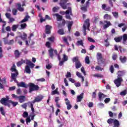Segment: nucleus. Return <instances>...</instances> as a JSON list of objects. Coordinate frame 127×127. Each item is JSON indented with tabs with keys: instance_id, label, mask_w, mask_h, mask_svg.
Segmentation results:
<instances>
[{
	"instance_id": "5fc2aeb1",
	"label": "nucleus",
	"mask_w": 127,
	"mask_h": 127,
	"mask_svg": "<svg viewBox=\"0 0 127 127\" xmlns=\"http://www.w3.org/2000/svg\"><path fill=\"white\" fill-rule=\"evenodd\" d=\"M120 95H121V96H126V95H127V90L121 92Z\"/></svg>"
},
{
	"instance_id": "6e6d98bb",
	"label": "nucleus",
	"mask_w": 127,
	"mask_h": 127,
	"mask_svg": "<svg viewBox=\"0 0 127 127\" xmlns=\"http://www.w3.org/2000/svg\"><path fill=\"white\" fill-rule=\"evenodd\" d=\"M23 118H27L28 117V113L24 112L22 115Z\"/></svg>"
},
{
	"instance_id": "c9c22d12",
	"label": "nucleus",
	"mask_w": 127,
	"mask_h": 127,
	"mask_svg": "<svg viewBox=\"0 0 127 127\" xmlns=\"http://www.w3.org/2000/svg\"><path fill=\"white\" fill-rule=\"evenodd\" d=\"M58 33L60 35H63L65 34V32H64V30L63 29H60L58 31Z\"/></svg>"
},
{
	"instance_id": "412c9836",
	"label": "nucleus",
	"mask_w": 127,
	"mask_h": 127,
	"mask_svg": "<svg viewBox=\"0 0 127 127\" xmlns=\"http://www.w3.org/2000/svg\"><path fill=\"white\" fill-rule=\"evenodd\" d=\"M29 18H30V16L26 15L24 19L20 22V23H23L24 22H26V21H28V19Z\"/></svg>"
},
{
	"instance_id": "ea45409f",
	"label": "nucleus",
	"mask_w": 127,
	"mask_h": 127,
	"mask_svg": "<svg viewBox=\"0 0 127 127\" xmlns=\"http://www.w3.org/2000/svg\"><path fill=\"white\" fill-rule=\"evenodd\" d=\"M95 69L98 70V71H103V70H104V68L101 67L100 65H96L95 67Z\"/></svg>"
},
{
	"instance_id": "0e129e2a",
	"label": "nucleus",
	"mask_w": 127,
	"mask_h": 127,
	"mask_svg": "<svg viewBox=\"0 0 127 127\" xmlns=\"http://www.w3.org/2000/svg\"><path fill=\"white\" fill-rule=\"evenodd\" d=\"M67 8H68V10H67L65 12V14H69V13H70V11L72 9V8L71 7H68Z\"/></svg>"
},
{
	"instance_id": "4d7b16f0",
	"label": "nucleus",
	"mask_w": 127,
	"mask_h": 127,
	"mask_svg": "<svg viewBox=\"0 0 127 127\" xmlns=\"http://www.w3.org/2000/svg\"><path fill=\"white\" fill-rule=\"evenodd\" d=\"M72 75L71 74V72H67L66 74L65 75V77L66 78H71Z\"/></svg>"
},
{
	"instance_id": "aec40b11",
	"label": "nucleus",
	"mask_w": 127,
	"mask_h": 127,
	"mask_svg": "<svg viewBox=\"0 0 127 127\" xmlns=\"http://www.w3.org/2000/svg\"><path fill=\"white\" fill-rule=\"evenodd\" d=\"M114 40L117 43L121 42L122 40H123V36H120L115 37Z\"/></svg>"
},
{
	"instance_id": "3c124183",
	"label": "nucleus",
	"mask_w": 127,
	"mask_h": 127,
	"mask_svg": "<svg viewBox=\"0 0 127 127\" xmlns=\"http://www.w3.org/2000/svg\"><path fill=\"white\" fill-rule=\"evenodd\" d=\"M87 39L89 42H92L93 43H95V42H96V41L91 37H88Z\"/></svg>"
},
{
	"instance_id": "e433bc0d",
	"label": "nucleus",
	"mask_w": 127,
	"mask_h": 127,
	"mask_svg": "<svg viewBox=\"0 0 127 127\" xmlns=\"http://www.w3.org/2000/svg\"><path fill=\"white\" fill-rule=\"evenodd\" d=\"M109 70L111 72V74H113L114 71H115V68L114 67V65H111L109 67Z\"/></svg>"
},
{
	"instance_id": "39448f33",
	"label": "nucleus",
	"mask_w": 127,
	"mask_h": 127,
	"mask_svg": "<svg viewBox=\"0 0 127 127\" xmlns=\"http://www.w3.org/2000/svg\"><path fill=\"white\" fill-rule=\"evenodd\" d=\"M122 82H123V78L122 77H119L118 76V78L114 80V83L116 86L119 88L122 85Z\"/></svg>"
},
{
	"instance_id": "a19ab883",
	"label": "nucleus",
	"mask_w": 127,
	"mask_h": 127,
	"mask_svg": "<svg viewBox=\"0 0 127 127\" xmlns=\"http://www.w3.org/2000/svg\"><path fill=\"white\" fill-rule=\"evenodd\" d=\"M99 99L101 100L102 98H105V94L100 92L98 94Z\"/></svg>"
},
{
	"instance_id": "ddd939ff",
	"label": "nucleus",
	"mask_w": 127,
	"mask_h": 127,
	"mask_svg": "<svg viewBox=\"0 0 127 127\" xmlns=\"http://www.w3.org/2000/svg\"><path fill=\"white\" fill-rule=\"evenodd\" d=\"M64 101L65 102V105L67 106V110H71V109H72V105L70 103V101L68 98H65Z\"/></svg>"
},
{
	"instance_id": "f257e3e1",
	"label": "nucleus",
	"mask_w": 127,
	"mask_h": 127,
	"mask_svg": "<svg viewBox=\"0 0 127 127\" xmlns=\"http://www.w3.org/2000/svg\"><path fill=\"white\" fill-rule=\"evenodd\" d=\"M26 64L27 65H26L25 67L24 72L27 73V74H30V73H31V69H30V68L31 69H33L35 66V64H34L32 63V62L29 60L26 61Z\"/></svg>"
},
{
	"instance_id": "052dcab7",
	"label": "nucleus",
	"mask_w": 127,
	"mask_h": 127,
	"mask_svg": "<svg viewBox=\"0 0 127 127\" xmlns=\"http://www.w3.org/2000/svg\"><path fill=\"white\" fill-rule=\"evenodd\" d=\"M48 40H49V41H51L52 42H53V41H54L55 39V37L54 36H52L50 38H48Z\"/></svg>"
},
{
	"instance_id": "680f3d73",
	"label": "nucleus",
	"mask_w": 127,
	"mask_h": 127,
	"mask_svg": "<svg viewBox=\"0 0 127 127\" xmlns=\"http://www.w3.org/2000/svg\"><path fill=\"white\" fill-rule=\"evenodd\" d=\"M14 43V40L12 39L8 42V45H12Z\"/></svg>"
},
{
	"instance_id": "f3484780",
	"label": "nucleus",
	"mask_w": 127,
	"mask_h": 127,
	"mask_svg": "<svg viewBox=\"0 0 127 127\" xmlns=\"http://www.w3.org/2000/svg\"><path fill=\"white\" fill-rule=\"evenodd\" d=\"M84 98V93H82L79 95L77 96L76 101L79 103L82 101V99Z\"/></svg>"
},
{
	"instance_id": "b1692460",
	"label": "nucleus",
	"mask_w": 127,
	"mask_h": 127,
	"mask_svg": "<svg viewBox=\"0 0 127 127\" xmlns=\"http://www.w3.org/2000/svg\"><path fill=\"white\" fill-rule=\"evenodd\" d=\"M113 124L114 127H120V122L118 120L114 119Z\"/></svg>"
},
{
	"instance_id": "49530a36",
	"label": "nucleus",
	"mask_w": 127,
	"mask_h": 127,
	"mask_svg": "<svg viewBox=\"0 0 127 127\" xmlns=\"http://www.w3.org/2000/svg\"><path fill=\"white\" fill-rule=\"evenodd\" d=\"M12 12L13 15H16L17 13V9L15 8H13L12 10Z\"/></svg>"
},
{
	"instance_id": "bf43d9fd",
	"label": "nucleus",
	"mask_w": 127,
	"mask_h": 127,
	"mask_svg": "<svg viewBox=\"0 0 127 127\" xmlns=\"http://www.w3.org/2000/svg\"><path fill=\"white\" fill-rule=\"evenodd\" d=\"M94 76L97 77V78H103V77H104V75L101 74H96L94 75Z\"/></svg>"
},
{
	"instance_id": "c756f323",
	"label": "nucleus",
	"mask_w": 127,
	"mask_h": 127,
	"mask_svg": "<svg viewBox=\"0 0 127 127\" xmlns=\"http://www.w3.org/2000/svg\"><path fill=\"white\" fill-rule=\"evenodd\" d=\"M20 37L21 38V39L23 41L26 40L27 37V35L25 32H23V35H21L20 36Z\"/></svg>"
},
{
	"instance_id": "20e7f679",
	"label": "nucleus",
	"mask_w": 127,
	"mask_h": 127,
	"mask_svg": "<svg viewBox=\"0 0 127 127\" xmlns=\"http://www.w3.org/2000/svg\"><path fill=\"white\" fill-rule=\"evenodd\" d=\"M72 62L75 63V68L76 69H79V68H81V66H82V64H81V62L79 60V57H75L73 58L72 59Z\"/></svg>"
},
{
	"instance_id": "de8ad7c7",
	"label": "nucleus",
	"mask_w": 127,
	"mask_h": 127,
	"mask_svg": "<svg viewBox=\"0 0 127 127\" xmlns=\"http://www.w3.org/2000/svg\"><path fill=\"white\" fill-rule=\"evenodd\" d=\"M118 77H122V76H123V74H124V73H125L124 71H119L118 72Z\"/></svg>"
},
{
	"instance_id": "13d9d810",
	"label": "nucleus",
	"mask_w": 127,
	"mask_h": 127,
	"mask_svg": "<svg viewBox=\"0 0 127 127\" xmlns=\"http://www.w3.org/2000/svg\"><path fill=\"white\" fill-rule=\"evenodd\" d=\"M99 20H100V18L99 17V16H97L95 17L94 22L95 23H97Z\"/></svg>"
},
{
	"instance_id": "09e8293b",
	"label": "nucleus",
	"mask_w": 127,
	"mask_h": 127,
	"mask_svg": "<svg viewBox=\"0 0 127 127\" xmlns=\"http://www.w3.org/2000/svg\"><path fill=\"white\" fill-rule=\"evenodd\" d=\"M12 98H13V99H15V100H18L19 98V96L15 95V94H12Z\"/></svg>"
},
{
	"instance_id": "69168bd1",
	"label": "nucleus",
	"mask_w": 127,
	"mask_h": 127,
	"mask_svg": "<svg viewBox=\"0 0 127 127\" xmlns=\"http://www.w3.org/2000/svg\"><path fill=\"white\" fill-rule=\"evenodd\" d=\"M15 20V19H14V18L10 17V18H9L8 23H11V22H13V21H14Z\"/></svg>"
},
{
	"instance_id": "2f4dec72",
	"label": "nucleus",
	"mask_w": 127,
	"mask_h": 127,
	"mask_svg": "<svg viewBox=\"0 0 127 127\" xmlns=\"http://www.w3.org/2000/svg\"><path fill=\"white\" fill-rule=\"evenodd\" d=\"M18 26H19V25L17 24V25H13L11 29L12 31H16V29L18 28Z\"/></svg>"
},
{
	"instance_id": "f03ea898",
	"label": "nucleus",
	"mask_w": 127,
	"mask_h": 127,
	"mask_svg": "<svg viewBox=\"0 0 127 127\" xmlns=\"http://www.w3.org/2000/svg\"><path fill=\"white\" fill-rule=\"evenodd\" d=\"M29 92L32 93L33 91H38L39 90L40 87L37 85H35L33 83H29Z\"/></svg>"
},
{
	"instance_id": "7ed1b4c3",
	"label": "nucleus",
	"mask_w": 127,
	"mask_h": 127,
	"mask_svg": "<svg viewBox=\"0 0 127 127\" xmlns=\"http://www.w3.org/2000/svg\"><path fill=\"white\" fill-rule=\"evenodd\" d=\"M90 27V19H87L85 21V24L83 25V35L84 36H86L87 35V28H88V30H90L89 29Z\"/></svg>"
},
{
	"instance_id": "58836bf2",
	"label": "nucleus",
	"mask_w": 127,
	"mask_h": 127,
	"mask_svg": "<svg viewBox=\"0 0 127 127\" xmlns=\"http://www.w3.org/2000/svg\"><path fill=\"white\" fill-rule=\"evenodd\" d=\"M0 112L1 115H2V116H5V112H4V110L3 109V107H1L0 108Z\"/></svg>"
},
{
	"instance_id": "338daca9",
	"label": "nucleus",
	"mask_w": 127,
	"mask_h": 127,
	"mask_svg": "<svg viewBox=\"0 0 127 127\" xmlns=\"http://www.w3.org/2000/svg\"><path fill=\"white\" fill-rule=\"evenodd\" d=\"M118 58V55H117V54H115L114 55H113L112 56V59L113 60H117V58Z\"/></svg>"
},
{
	"instance_id": "0eeeda50",
	"label": "nucleus",
	"mask_w": 127,
	"mask_h": 127,
	"mask_svg": "<svg viewBox=\"0 0 127 127\" xmlns=\"http://www.w3.org/2000/svg\"><path fill=\"white\" fill-rule=\"evenodd\" d=\"M97 59L98 62H101L103 64H105V60L103 59V56L101 53H97Z\"/></svg>"
},
{
	"instance_id": "9d476101",
	"label": "nucleus",
	"mask_w": 127,
	"mask_h": 127,
	"mask_svg": "<svg viewBox=\"0 0 127 127\" xmlns=\"http://www.w3.org/2000/svg\"><path fill=\"white\" fill-rule=\"evenodd\" d=\"M11 72H15V73H11V74H14L15 75H18V70L16 69V66L14 64H12V66L10 69Z\"/></svg>"
},
{
	"instance_id": "4be33fe9",
	"label": "nucleus",
	"mask_w": 127,
	"mask_h": 127,
	"mask_svg": "<svg viewBox=\"0 0 127 127\" xmlns=\"http://www.w3.org/2000/svg\"><path fill=\"white\" fill-rule=\"evenodd\" d=\"M14 54L15 58H19L20 56V53H19V51L18 50H15L14 51Z\"/></svg>"
},
{
	"instance_id": "72a5a7b5",
	"label": "nucleus",
	"mask_w": 127,
	"mask_h": 127,
	"mask_svg": "<svg viewBox=\"0 0 127 127\" xmlns=\"http://www.w3.org/2000/svg\"><path fill=\"white\" fill-rule=\"evenodd\" d=\"M0 22H2V23H3L2 25V28L4 27L5 26V25L6 24V22L5 21L2 20V19L1 18V14L0 13Z\"/></svg>"
},
{
	"instance_id": "4468645a",
	"label": "nucleus",
	"mask_w": 127,
	"mask_h": 127,
	"mask_svg": "<svg viewBox=\"0 0 127 127\" xmlns=\"http://www.w3.org/2000/svg\"><path fill=\"white\" fill-rule=\"evenodd\" d=\"M17 76H18V74H11L10 82H12L13 81H14L15 83H18V82H17V80H16V78L17 77Z\"/></svg>"
},
{
	"instance_id": "f8f14e48",
	"label": "nucleus",
	"mask_w": 127,
	"mask_h": 127,
	"mask_svg": "<svg viewBox=\"0 0 127 127\" xmlns=\"http://www.w3.org/2000/svg\"><path fill=\"white\" fill-rule=\"evenodd\" d=\"M90 2L89 1H87L85 3V5L83 7H81V10H83V11H84L85 12L88 11V8L89 7Z\"/></svg>"
},
{
	"instance_id": "a878e982",
	"label": "nucleus",
	"mask_w": 127,
	"mask_h": 127,
	"mask_svg": "<svg viewBox=\"0 0 127 127\" xmlns=\"http://www.w3.org/2000/svg\"><path fill=\"white\" fill-rule=\"evenodd\" d=\"M24 63H25V60H23L21 59L20 61H19L17 63V67H20L22 64H23Z\"/></svg>"
},
{
	"instance_id": "a18cd8bd",
	"label": "nucleus",
	"mask_w": 127,
	"mask_h": 127,
	"mask_svg": "<svg viewBox=\"0 0 127 127\" xmlns=\"http://www.w3.org/2000/svg\"><path fill=\"white\" fill-rule=\"evenodd\" d=\"M112 14L115 18H118V17H119V13L118 12H113Z\"/></svg>"
},
{
	"instance_id": "864d4df0",
	"label": "nucleus",
	"mask_w": 127,
	"mask_h": 127,
	"mask_svg": "<svg viewBox=\"0 0 127 127\" xmlns=\"http://www.w3.org/2000/svg\"><path fill=\"white\" fill-rule=\"evenodd\" d=\"M27 24L26 23H23V24H21L20 26H21V29H25V28L27 26Z\"/></svg>"
},
{
	"instance_id": "6ab92c4d",
	"label": "nucleus",
	"mask_w": 127,
	"mask_h": 127,
	"mask_svg": "<svg viewBox=\"0 0 127 127\" xmlns=\"http://www.w3.org/2000/svg\"><path fill=\"white\" fill-rule=\"evenodd\" d=\"M104 22H105V23H106L103 26V28L104 29H106V28H108V27H109V26H111V25H112V23H111V22L109 21L106 20V21H105Z\"/></svg>"
},
{
	"instance_id": "c03bdc74",
	"label": "nucleus",
	"mask_w": 127,
	"mask_h": 127,
	"mask_svg": "<svg viewBox=\"0 0 127 127\" xmlns=\"http://www.w3.org/2000/svg\"><path fill=\"white\" fill-rule=\"evenodd\" d=\"M63 39L64 41L66 43L67 45V46H69V42H68V39L65 37H63Z\"/></svg>"
},
{
	"instance_id": "5701e85b",
	"label": "nucleus",
	"mask_w": 127,
	"mask_h": 127,
	"mask_svg": "<svg viewBox=\"0 0 127 127\" xmlns=\"http://www.w3.org/2000/svg\"><path fill=\"white\" fill-rule=\"evenodd\" d=\"M119 59L122 63H126L127 62V57L120 56Z\"/></svg>"
},
{
	"instance_id": "37998d69",
	"label": "nucleus",
	"mask_w": 127,
	"mask_h": 127,
	"mask_svg": "<svg viewBox=\"0 0 127 127\" xmlns=\"http://www.w3.org/2000/svg\"><path fill=\"white\" fill-rule=\"evenodd\" d=\"M77 45L79 46L81 45V46H82V47H84V43H83L82 40L78 41H77Z\"/></svg>"
},
{
	"instance_id": "4c0bfd02",
	"label": "nucleus",
	"mask_w": 127,
	"mask_h": 127,
	"mask_svg": "<svg viewBox=\"0 0 127 127\" xmlns=\"http://www.w3.org/2000/svg\"><path fill=\"white\" fill-rule=\"evenodd\" d=\"M114 121L115 119L110 118L107 120V123L109 124V125H112V124H114Z\"/></svg>"
},
{
	"instance_id": "603ef678",
	"label": "nucleus",
	"mask_w": 127,
	"mask_h": 127,
	"mask_svg": "<svg viewBox=\"0 0 127 127\" xmlns=\"http://www.w3.org/2000/svg\"><path fill=\"white\" fill-rule=\"evenodd\" d=\"M85 63L86 64H90V59L88 56H86L85 58Z\"/></svg>"
},
{
	"instance_id": "9b49d317",
	"label": "nucleus",
	"mask_w": 127,
	"mask_h": 127,
	"mask_svg": "<svg viewBox=\"0 0 127 127\" xmlns=\"http://www.w3.org/2000/svg\"><path fill=\"white\" fill-rule=\"evenodd\" d=\"M52 28V26L47 25L45 26V32L46 34H50L51 33V29Z\"/></svg>"
},
{
	"instance_id": "a211bd4d",
	"label": "nucleus",
	"mask_w": 127,
	"mask_h": 127,
	"mask_svg": "<svg viewBox=\"0 0 127 127\" xmlns=\"http://www.w3.org/2000/svg\"><path fill=\"white\" fill-rule=\"evenodd\" d=\"M17 85L18 87H22V88H27V85L25 84V82H17Z\"/></svg>"
},
{
	"instance_id": "e2e57ef3",
	"label": "nucleus",
	"mask_w": 127,
	"mask_h": 127,
	"mask_svg": "<svg viewBox=\"0 0 127 127\" xmlns=\"http://www.w3.org/2000/svg\"><path fill=\"white\" fill-rule=\"evenodd\" d=\"M5 15L6 18H8V19H9V18H10V17L11 16V15L10 14V13H6L5 14Z\"/></svg>"
},
{
	"instance_id": "2eb2a0df",
	"label": "nucleus",
	"mask_w": 127,
	"mask_h": 127,
	"mask_svg": "<svg viewBox=\"0 0 127 127\" xmlns=\"http://www.w3.org/2000/svg\"><path fill=\"white\" fill-rule=\"evenodd\" d=\"M26 99V98L25 97V96L21 95V96H19L18 101H19V103H20L21 104V103H24V102H25Z\"/></svg>"
},
{
	"instance_id": "7c9ffc66",
	"label": "nucleus",
	"mask_w": 127,
	"mask_h": 127,
	"mask_svg": "<svg viewBox=\"0 0 127 127\" xmlns=\"http://www.w3.org/2000/svg\"><path fill=\"white\" fill-rule=\"evenodd\" d=\"M72 25H73V21L69 22L68 24L67 27H68V30L69 32H70L71 31V28L72 27Z\"/></svg>"
},
{
	"instance_id": "423d86ee",
	"label": "nucleus",
	"mask_w": 127,
	"mask_h": 127,
	"mask_svg": "<svg viewBox=\"0 0 127 127\" xmlns=\"http://www.w3.org/2000/svg\"><path fill=\"white\" fill-rule=\"evenodd\" d=\"M43 98L44 97L41 95L37 96L35 98L33 101H32V102L33 104H35V103H39V102H41L42 100H43Z\"/></svg>"
},
{
	"instance_id": "393cba45",
	"label": "nucleus",
	"mask_w": 127,
	"mask_h": 127,
	"mask_svg": "<svg viewBox=\"0 0 127 127\" xmlns=\"http://www.w3.org/2000/svg\"><path fill=\"white\" fill-rule=\"evenodd\" d=\"M6 102L7 101H6V99H5V98H2L0 100V103L2 105H4V106H6V103H7Z\"/></svg>"
},
{
	"instance_id": "dca6fc26",
	"label": "nucleus",
	"mask_w": 127,
	"mask_h": 127,
	"mask_svg": "<svg viewBox=\"0 0 127 127\" xmlns=\"http://www.w3.org/2000/svg\"><path fill=\"white\" fill-rule=\"evenodd\" d=\"M16 5H17V9L19 10V11H20L21 12L24 11V8L23 7H21V4H20V3H17Z\"/></svg>"
},
{
	"instance_id": "bb28decb",
	"label": "nucleus",
	"mask_w": 127,
	"mask_h": 127,
	"mask_svg": "<svg viewBox=\"0 0 127 127\" xmlns=\"http://www.w3.org/2000/svg\"><path fill=\"white\" fill-rule=\"evenodd\" d=\"M57 17V21H61L62 20V18H63V16L61 15H59V14H56Z\"/></svg>"
},
{
	"instance_id": "1a4fd4ad",
	"label": "nucleus",
	"mask_w": 127,
	"mask_h": 127,
	"mask_svg": "<svg viewBox=\"0 0 127 127\" xmlns=\"http://www.w3.org/2000/svg\"><path fill=\"white\" fill-rule=\"evenodd\" d=\"M67 1L68 0H61V2H60V5L62 7V8H63V9H66L67 8V5H66V3H67Z\"/></svg>"
},
{
	"instance_id": "473e14b6",
	"label": "nucleus",
	"mask_w": 127,
	"mask_h": 127,
	"mask_svg": "<svg viewBox=\"0 0 127 127\" xmlns=\"http://www.w3.org/2000/svg\"><path fill=\"white\" fill-rule=\"evenodd\" d=\"M28 104H30V108L31 109V111L32 112V114H34V108H33V103L31 102H28Z\"/></svg>"
},
{
	"instance_id": "8fccbe9b",
	"label": "nucleus",
	"mask_w": 127,
	"mask_h": 127,
	"mask_svg": "<svg viewBox=\"0 0 127 127\" xmlns=\"http://www.w3.org/2000/svg\"><path fill=\"white\" fill-rule=\"evenodd\" d=\"M58 94V88H56L55 90H54L52 92V95H56Z\"/></svg>"
},
{
	"instance_id": "cd10ccee",
	"label": "nucleus",
	"mask_w": 127,
	"mask_h": 127,
	"mask_svg": "<svg viewBox=\"0 0 127 127\" xmlns=\"http://www.w3.org/2000/svg\"><path fill=\"white\" fill-rule=\"evenodd\" d=\"M8 103H10V104H11L13 107H16V106L18 105V102L12 101L11 100H9Z\"/></svg>"
},
{
	"instance_id": "c85d7f7f",
	"label": "nucleus",
	"mask_w": 127,
	"mask_h": 127,
	"mask_svg": "<svg viewBox=\"0 0 127 127\" xmlns=\"http://www.w3.org/2000/svg\"><path fill=\"white\" fill-rule=\"evenodd\" d=\"M123 38V44H126V42H127V34H125L122 36V39Z\"/></svg>"
},
{
	"instance_id": "774afa93",
	"label": "nucleus",
	"mask_w": 127,
	"mask_h": 127,
	"mask_svg": "<svg viewBox=\"0 0 127 127\" xmlns=\"http://www.w3.org/2000/svg\"><path fill=\"white\" fill-rule=\"evenodd\" d=\"M111 101V99L110 98H107L105 99L104 102L105 104H108Z\"/></svg>"
},
{
	"instance_id": "6e6552de",
	"label": "nucleus",
	"mask_w": 127,
	"mask_h": 127,
	"mask_svg": "<svg viewBox=\"0 0 127 127\" xmlns=\"http://www.w3.org/2000/svg\"><path fill=\"white\" fill-rule=\"evenodd\" d=\"M53 51L56 55H58V54L57 53V50H54L53 49H50V50H49V54L50 58H51L52 59H53V57L54 56Z\"/></svg>"
},
{
	"instance_id": "79ce46f5",
	"label": "nucleus",
	"mask_w": 127,
	"mask_h": 127,
	"mask_svg": "<svg viewBox=\"0 0 127 127\" xmlns=\"http://www.w3.org/2000/svg\"><path fill=\"white\" fill-rule=\"evenodd\" d=\"M63 61L65 62V61H68V56H67L66 55L64 54L63 55Z\"/></svg>"
},
{
	"instance_id": "f704fd0d",
	"label": "nucleus",
	"mask_w": 127,
	"mask_h": 127,
	"mask_svg": "<svg viewBox=\"0 0 127 127\" xmlns=\"http://www.w3.org/2000/svg\"><path fill=\"white\" fill-rule=\"evenodd\" d=\"M104 19L111 20V19H112V17H111V15L106 14L104 16Z\"/></svg>"
}]
</instances>
